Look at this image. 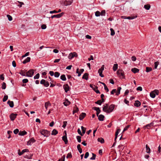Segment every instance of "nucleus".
Here are the masks:
<instances>
[{
	"instance_id": "393cba45",
	"label": "nucleus",
	"mask_w": 161,
	"mask_h": 161,
	"mask_svg": "<svg viewBox=\"0 0 161 161\" xmlns=\"http://www.w3.org/2000/svg\"><path fill=\"white\" fill-rule=\"evenodd\" d=\"M118 67V64H114L113 67V69L114 71H116Z\"/></svg>"
},
{
	"instance_id": "5701e85b",
	"label": "nucleus",
	"mask_w": 161,
	"mask_h": 161,
	"mask_svg": "<svg viewBox=\"0 0 161 161\" xmlns=\"http://www.w3.org/2000/svg\"><path fill=\"white\" fill-rule=\"evenodd\" d=\"M104 65H102L101 68L98 69V73L99 74L103 73V71L104 69Z\"/></svg>"
},
{
	"instance_id": "e433bc0d",
	"label": "nucleus",
	"mask_w": 161,
	"mask_h": 161,
	"mask_svg": "<svg viewBox=\"0 0 161 161\" xmlns=\"http://www.w3.org/2000/svg\"><path fill=\"white\" fill-rule=\"evenodd\" d=\"M152 70V68L151 67H147L146 68V71L147 72H149L151 71Z\"/></svg>"
},
{
	"instance_id": "bb28decb",
	"label": "nucleus",
	"mask_w": 161,
	"mask_h": 161,
	"mask_svg": "<svg viewBox=\"0 0 161 161\" xmlns=\"http://www.w3.org/2000/svg\"><path fill=\"white\" fill-rule=\"evenodd\" d=\"M151 6L149 4H145L144 6V8L146 10H148L150 9Z\"/></svg>"
},
{
	"instance_id": "7c9ffc66",
	"label": "nucleus",
	"mask_w": 161,
	"mask_h": 161,
	"mask_svg": "<svg viewBox=\"0 0 161 161\" xmlns=\"http://www.w3.org/2000/svg\"><path fill=\"white\" fill-rule=\"evenodd\" d=\"M97 141L98 142H100L101 143H103L104 142V139L102 138H99L97 139Z\"/></svg>"
},
{
	"instance_id": "bf43d9fd",
	"label": "nucleus",
	"mask_w": 161,
	"mask_h": 161,
	"mask_svg": "<svg viewBox=\"0 0 161 161\" xmlns=\"http://www.w3.org/2000/svg\"><path fill=\"white\" fill-rule=\"evenodd\" d=\"M67 124V121H64L63 125L62 126V127H63L64 128H65V127L66 126Z\"/></svg>"
},
{
	"instance_id": "dca6fc26",
	"label": "nucleus",
	"mask_w": 161,
	"mask_h": 161,
	"mask_svg": "<svg viewBox=\"0 0 161 161\" xmlns=\"http://www.w3.org/2000/svg\"><path fill=\"white\" fill-rule=\"evenodd\" d=\"M153 123H150L144 126V128L145 129L147 128V129H149L150 127L153 125Z\"/></svg>"
},
{
	"instance_id": "6e6552de",
	"label": "nucleus",
	"mask_w": 161,
	"mask_h": 161,
	"mask_svg": "<svg viewBox=\"0 0 161 161\" xmlns=\"http://www.w3.org/2000/svg\"><path fill=\"white\" fill-rule=\"evenodd\" d=\"M17 115V114H11L9 116V117L11 120L12 121L14 120L16 118Z\"/></svg>"
},
{
	"instance_id": "c03bdc74",
	"label": "nucleus",
	"mask_w": 161,
	"mask_h": 161,
	"mask_svg": "<svg viewBox=\"0 0 161 161\" xmlns=\"http://www.w3.org/2000/svg\"><path fill=\"white\" fill-rule=\"evenodd\" d=\"M95 15L97 17L99 16L100 15V12L99 11H97L95 12Z\"/></svg>"
},
{
	"instance_id": "8fccbe9b",
	"label": "nucleus",
	"mask_w": 161,
	"mask_h": 161,
	"mask_svg": "<svg viewBox=\"0 0 161 161\" xmlns=\"http://www.w3.org/2000/svg\"><path fill=\"white\" fill-rule=\"evenodd\" d=\"M7 16L9 21H11L12 20V16L10 15L7 14Z\"/></svg>"
},
{
	"instance_id": "2eb2a0df",
	"label": "nucleus",
	"mask_w": 161,
	"mask_h": 161,
	"mask_svg": "<svg viewBox=\"0 0 161 161\" xmlns=\"http://www.w3.org/2000/svg\"><path fill=\"white\" fill-rule=\"evenodd\" d=\"M7 103L9 105L11 108L13 107L14 106V102L12 101L8 100L7 102Z\"/></svg>"
},
{
	"instance_id": "de8ad7c7",
	"label": "nucleus",
	"mask_w": 161,
	"mask_h": 161,
	"mask_svg": "<svg viewBox=\"0 0 161 161\" xmlns=\"http://www.w3.org/2000/svg\"><path fill=\"white\" fill-rule=\"evenodd\" d=\"M6 83L5 82H3L2 84V88L3 89H6Z\"/></svg>"
},
{
	"instance_id": "e2e57ef3",
	"label": "nucleus",
	"mask_w": 161,
	"mask_h": 161,
	"mask_svg": "<svg viewBox=\"0 0 161 161\" xmlns=\"http://www.w3.org/2000/svg\"><path fill=\"white\" fill-rule=\"evenodd\" d=\"M89 155V153L88 152H87L86 153L85 156H84V158H88Z\"/></svg>"
},
{
	"instance_id": "423d86ee",
	"label": "nucleus",
	"mask_w": 161,
	"mask_h": 161,
	"mask_svg": "<svg viewBox=\"0 0 161 161\" xmlns=\"http://www.w3.org/2000/svg\"><path fill=\"white\" fill-rule=\"evenodd\" d=\"M29 151V150L27 149H23L22 151L21 152H20V149H19L18 151V154L19 156H21L23 154H24V153L25 152H28Z\"/></svg>"
},
{
	"instance_id": "6ab92c4d",
	"label": "nucleus",
	"mask_w": 161,
	"mask_h": 161,
	"mask_svg": "<svg viewBox=\"0 0 161 161\" xmlns=\"http://www.w3.org/2000/svg\"><path fill=\"white\" fill-rule=\"evenodd\" d=\"M63 103L65 106H67L70 104V102L69 101L68 99H66Z\"/></svg>"
},
{
	"instance_id": "79ce46f5",
	"label": "nucleus",
	"mask_w": 161,
	"mask_h": 161,
	"mask_svg": "<svg viewBox=\"0 0 161 161\" xmlns=\"http://www.w3.org/2000/svg\"><path fill=\"white\" fill-rule=\"evenodd\" d=\"M8 99V96H7V95L4 96L3 97V102H5Z\"/></svg>"
},
{
	"instance_id": "c9c22d12",
	"label": "nucleus",
	"mask_w": 161,
	"mask_h": 161,
	"mask_svg": "<svg viewBox=\"0 0 161 161\" xmlns=\"http://www.w3.org/2000/svg\"><path fill=\"white\" fill-rule=\"evenodd\" d=\"M60 75V73L58 72H55L54 74L55 77L56 78L58 77Z\"/></svg>"
},
{
	"instance_id": "5fc2aeb1",
	"label": "nucleus",
	"mask_w": 161,
	"mask_h": 161,
	"mask_svg": "<svg viewBox=\"0 0 161 161\" xmlns=\"http://www.w3.org/2000/svg\"><path fill=\"white\" fill-rule=\"evenodd\" d=\"M33 154H30V156H27L26 155L25 158H27V159H30L32 158V156Z\"/></svg>"
},
{
	"instance_id": "39448f33",
	"label": "nucleus",
	"mask_w": 161,
	"mask_h": 161,
	"mask_svg": "<svg viewBox=\"0 0 161 161\" xmlns=\"http://www.w3.org/2000/svg\"><path fill=\"white\" fill-rule=\"evenodd\" d=\"M34 74V70L33 69L29 70L26 73V76L29 77H31Z\"/></svg>"
},
{
	"instance_id": "1a4fd4ad",
	"label": "nucleus",
	"mask_w": 161,
	"mask_h": 161,
	"mask_svg": "<svg viewBox=\"0 0 161 161\" xmlns=\"http://www.w3.org/2000/svg\"><path fill=\"white\" fill-rule=\"evenodd\" d=\"M36 140L34 139V138H31L28 142L27 145H31L33 143L35 142Z\"/></svg>"
},
{
	"instance_id": "a19ab883",
	"label": "nucleus",
	"mask_w": 161,
	"mask_h": 161,
	"mask_svg": "<svg viewBox=\"0 0 161 161\" xmlns=\"http://www.w3.org/2000/svg\"><path fill=\"white\" fill-rule=\"evenodd\" d=\"M76 138L79 142H80L81 141V137L80 136H77Z\"/></svg>"
},
{
	"instance_id": "4c0bfd02",
	"label": "nucleus",
	"mask_w": 161,
	"mask_h": 161,
	"mask_svg": "<svg viewBox=\"0 0 161 161\" xmlns=\"http://www.w3.org/2000/svg\"><path fill=\"white\" fill-rule=\"evenodd\" d=\"M81 129L82 132V133L83 134V135L85 133L86 129L85 128L83 127V126H81Z\"/></svg>"
},
{
	"instance_id": "09e8293b",
	"label": "nucleus",
	"mask_w": 161,
	"mask_h": 161,
	"mask_svg": "<svg viewBox=\"0 0 161 161\" xmlns=\"http://www.w3.org/2000/svg\"><path fill=\"white\" fill-rule=\"evenodd\" d=\"M65 155H64L61 158L59 159L58 161H64Z\"/></svg>"
},
{
	"instance_id": "f257e3e1",
	"label": "nucleus",
	"mask_w": 161,
	"mask_h": 161,
	"mask_svg": "<svg viewBox=\"0 0 161 161\" xmlns=\"http://www.w3.org/2000/svg\"><path fill=\"white\" fill-rule=\"evenodd\" d=\"M115 106L114 104H111L109 106H108V104L106 103L103 105V111L107 113H109L113 111Z\"/></svg>"
},
{
	"instance_id": "58836bf2",
	"label": "nucleus",
	"mask_w": 161,
	"mask_h": 161,
	"mask_svg": "<svg viewBox=\"0 0 161 161\" xmlns=\"http://www.w3.org/2000/svg\"><path fill=\"white\" fill-rule=\"evenodd\" d=\"M51 104L49 102H46L45 104V107L46 108V109H47V107L48 105H50Z\"/></svg>"
},
{
	"instance_id": "13d9d810",
	"label": "nucleus",
	"mask_w": 161,
	"mask_h": 161,
	"mask_svg": "<svg viewBox=\"0 0 161 161\" xmlns=\"http://www.w3.org/2000/svg\"><path fill=\"white\" fill-rule=\"evenodd\" d=\"M44 85L46 87H48L49 85V83L48 82L45 81Z\"/></svg>"
},
{
	"instance_id": "0eeeda50",
	"label": "nucleus",
	"mask_w": 161,
	"mask_h": 161,
	"mask_svg": "<svg viewBox=\"0 0 161 161\" xmlns=\"http://www.w3.org/2000/svg\"><path fill=\"white\" fill-rule=\"evenodd\" d=\"M64 14V13L62 12L61 13L59 14L56 15H52L51 17L52 19H53L54 18H59L62 17L63 15Z\"/></svg>"
},
{
	"instance_id": "2f4dec72",
	"label": "nucleus",
	"mask_w": 161,
	"mask_h": 161,
	"mask_svg": "<svg viewBox=\"0 0 161 161\" xmlns=\"http://www.w3.org/2000/svg\"><path fill=\"white\" fill-rule=\"evenodd\" d=\"M60 79L63 81H65L66 80V79L65 75H62L60 76Z\"/></svg>"
},
{
	"instance_id": "3c124183",
	"label": "nucleus",
	"mask_w": 161,
	"mask_h": 161,
	"mask_svg": "<svg viewBox=\"0 0 161 161\" xmlns=\"http://www.w3.org/2000/svg\"><path fill=\"white\" fill-rule=\"evenodd\" d=\"M40 74L39 73H37L36 75L34 76V79H38L39 78Z\"/></svg>"
},
{
	"instance_id": "49530a36",
	"label": "nucleus",
	"mask_w": 161,
	"mask_h": 161,
	"mask_svg": "<svg viewBox=\"0 0 161 161\" xmlns=\"http://www.w3.org/2000/svg\"><path fill=\"white\" fill-rule=\"evenodd\" d=\"M159 64V62L158 61L155 62L154 63V69H156L157 66Z\"/></svg>"
},
{
	"instance_id": "f03ea898",
	"label": "nucleus",
	"mask_w": 161,
	"mask_h": 161,
	"mask_svg": "<svg viewBox=\"0 0 161 161\" xmlns=\"http://www.w3.org/2000/svg\"><path fill=\"white\" fill-rule=\"evenodd\" d=\"M73 0H62L61 3L65 6L69 5L72 3Z\"/></svg>"
},
{
	"instance_id": "37998d69",
	"label": "nucleus",
	"mask_w": 161,
	"mask_h": 161,
	"mask_svg": "<svg viewBox=\"0 0 161 161\" xmlns=\"http://www.w3.org/2000/svg\"><path fill=\"white\" fill-rule=\"evenodd\" d=\"M102 103H103V102H102V101L100 100H98L95 102V103L99 105H101Z\"/></svg>"
},
{
	"instance_id": "412c9836",
	"label": "nucleus",
	"mask_w": 161,
	"mask_h": 161,
	"mask_svg": "<svg viewBox=\"0 0 161 161\" xmlns=\"http://www.w3.org/2000/svg\"><path fill=\"white\" fill-rule=\"evenodd\" d=\"M31 60V58L29 57H28L27 58L24 60L23 61V64H25L29 62Z\"/></svg>"
},
{
	"instance_id": "4d7b16f0",
	"label": "nucleus",
	"mask_w": 161,
	"mask_h": 161,
	"mask_svg": "<svg viewBox=\"0 0 161 161\" xmlns=\"http://www.w3.org/2000/svg\"><path fill=\"white\" fill-rule=\"evenodd\" d=\"M28 82V80L27 79H25L22 80V82L23 83H26Z\"/></svg>"
},
{
	"instance_id": "b1692460",
	"label": "nucleus",
	"mask_w": 161,
	"mask_h": 161,
	"mask_svg": "<svg viewBox=\"0 0 161 161\" xmlns=\"http://www.w3.org/2000/svg\"><path fill=\"white\" fill-rule=\"evenodd\" d=\"M88 74L87 73H85L82 76V79L87 80L88 79Z\"/></svg>"
},
{
	"instance_id": "4468645a",
	"label": "nucleus",
	"mask_w": 161,
	"mask_h": 161,
	"mask_svg": "<svg viewBox=\"0 0 161 161\" xmlns=\"http://www.w3.org/2000/svg\"><path fill=\"white\" fill-rule=\"evenodd\" d=\"M98 119L99 120L101 121H103L104 120V116L102 114H100L98 115Z\"/></svg>"
},
{
	"instance_id": "052dcab7",
	"label": "nucleus",
	"mask_w": 161,
	"mask_h": 161,
	"mask_svg": "<svg viewBox=\"0 0 161 161\" xmlns=\"http://www.w3.org/2000/svg\"><path fill=\"white\" fill-rule=\"evenodd\" d=\"M129 127H130L129 125H127L124 128L123 132L124 131H125L126 130H127V129H128V128Z\"/></svg>"
},
{
	"instance_id": "7ed1b4c3",
	"label": "nucleus",
	"mask_w": 161,
	"mask_h": 161,
	"mask_svg": "<svg viewBox=\"0 0 161 161\" xmlns=\"http://www.w3.org/2000/svg\"><path fill=\"white\" fill-rule=\"evenodd\" d=\"M117 75L120 78L124 79L125 78L124 72L122 69H119L117 71Z\"/></svg>"
},
{
	"instance_id": "9b49d317",
	"label": "nucleus",
	"mask_w": 161,
	"mask_h": 161,
	"mask_svg": "<svg viewBox=\"0 0 161 161\" xmlns=\"http://www.w3.org/2000/svg\"><path fill=\"white\" fill-rule=\"evenodd\" d=\"M63 87L65 92L67 93L68 91H69L70 88L68 84H66L64 85L63 86Z\"/></svg>"
},
{
	"instance_id": "a211bd4d",
	"label": "nucleus",
	"mask_w": 161,
	"mask_h": 161,
	"mask_svg": "<svg viewBox=\"0 0 161 161\" xmlns=\"http://www.w3.org/2000/svg\"><path fill=\"white\" fill-rule=\"evenodd\" d=\"M79 111L78 108L76 107V106L75 105V107L74 108L73 110V114H74L75 113Z\"/></svg>"
},
{
	"instance_id": "6e6d98bb",
	"label": "nucleus",
	"mask_w": 161,
	"mask_h": 161,
	"mask_svg": "<svg viewBox=\"0 0 161 161\" xmlns=\"http://www.w3.org/2000/svg\"><path fill=\"white\" fill-rule=\"evenodd\" d=\"M105 13L106 12L105 10H103L101 12V13H100V15L104 16L105 15Z\"/></svg>"
},
{
	"instance_id": "a878e982",
	"label": "nucleus",
	"mask_w": 161,
	"mask_h": 161,
	"mask_svg": "<svg viewBox=\"0 0 161 161\" xmlns=\"http://www.w3.org/2000/svg\"><path fill=\"white\" fill-rule=\"evenodd\" d=\"M58 133V131L56 129H53L52 132L51 134L52 135L55 136Z\"/></svg>"
},
{
	"instance_id": "0e129e2a",
	"label": "nucleus",
	"mask_w": 161,
	"mask_h": 161,
	"mask_svg": "<svg viewBox=\"0 0 161 161\" xmlns=\"http://www.w3.org/2000/svg\"><path fill=\"white\" fill-rule=\"evenodd\" d=\"M153 92L155 93V94L158 95L159 94V91L158 90H155L153 91Z\"/></svg>"
},
{
	"instance_id": "69168bd1",
	"label": "nucleus",
	"mask_w": 161,
	"mask_h": 161,
	"mask_svg": "<svg viewBox=\"0 0 161 161\" xmlns=\"http://www.w3.org/2000/svg\"><path fill=\"white\" fill-rule=\"evenodd\" d=\"M19 132V130L18 129H16L14 131V132L15 134H17Z\"/></svg>"
},
{
	"instance_id": "4be33fe9",
	"label": "nucleus",
	"mask_w": 161,
	"mask_h": 161,
	"mask_svg": "<svg viewBox=\"0 0 161 161\" xmlns=\"http://www.w3.org/2000/svg\"><path fill=\"white\" fill-rule=\"evenodd\" d=\"M27 132L25 130H24L23 131H20L19 133V135L20 136H24L27 134Z\"/></svg>"
},
{
	"instance_id": "864d4df0",
	"label": "nucleus",
	"mask_w": 161,
	"mask_h": 161,
	"mask_svg": "<svg viewBox=\"0 0 161 161\" xmlns=\"http://www.w3.org/2000/svg\"><path fill=\"white\" fill-rule=\"evenodd\" d=\"M72 155H71V153H69L67 154L66 158H72Z\"/></svg>"
},
{
	"instance_id": "774afa93",
	"label": "nucleus",
	"mask_w": 161,
	"mask_h": 161,
	"mask_svg": "<svg viewBox=\"0 0 161 161\" xmlns=\"http://www.w3.org/2000/svg\"><path fill=\"white\" fill-rule=\"evenodd\" d=\"M131 59L132 61H135L136 60V58L135 56H133L131 57Z\"/></svg>"
},
{
	"instance_id": "473e14b6",
	"label": "nucleus",
	"mask_w": 161,
	"mask_h": 161,
	"mask_svg": "<svg viewBox=\"0 0 161 161\" xmlns=\"http://www.w3.org/2000/svg\"><path fill=\"white\" fill-rule=\"evenodd\" d=\"M137 17V16L136 15L135 16H128L127 17V19H134L136 18Z\"/></svg>"
},
{
	"instance_id": "a18cd8bd",
	"label": "nucleus",
	"mask_w": 161,
	"mask_h": 161,
	"mask_svg": "<svg viewBox=\"0 0 161 161\" xmlns=\"http://www.w3.org/2000/svg\"><path fill=\"white\" fill-rule=\"evenodd\" d=\"M68 58L69 59H71L74 58L73 56V54L72 53H70L69 54Z\"/></svg>"
},
{
	"instance_id": "ea45409f",
	"label": "nucleus",
	"mask_w": 161,
	"mask_h": 161,
	"mask_svg": "<svg viewBox=\"0 0 161 161\" xmlns=\"http://www.w3.org/2000/svg\"><path fill=\"white\" fill-rule=\"evenodd\" d=\"M110 30L111 31V35L112 36L114 35L115 34V32L113 29L112 28H111Z\"/></svg>"
},
{
	"instance_id": "f704fd0d",
	"label": "nucleus",
	"mask_w": 161,
	"mask_h": 161,
	"mask_svg": "<svg viewBox=\"0 0 161 161\" xmlns=\"http://www.w3.org/2000/svg\"><path fill=\"white\" fill-rule=\"evenodd\" d=\"M19 74L23 76H26L25 73L23 70H21L19 72Z\"/></svg>"
},
{
	"instance_id": "ddd939ff",
	"label": "nucleus",
	"mask_w": 161,
	"mask_h": 161,
	"mask_svg": "<svg viewBox=\"0 0 161 161\" xmlns=\"http://www.w3.org/2000/svg\"><path fill=\"white\" fill-rule=\"evenodd\" d=\"M86 114L84 113H82L80 115L79 119L80 120L83 119L86 116Z\"/></svg>"
},
{
	"instance_id": "f8f14e48",
	"label": "nucleus",
	"mask_w": 161,
	"mask_h": 161,
	"mask_svg": "<svg viewBox=\"0 0 161 161\" xmlns=\"http://www.w3.org/2000/svg\"><path fill=\"white\" fill-rule=\"evenodd\" d=\"M93 109L96 110L97 111V115L98 116L99 114L100 113L101 110L100 108L98 107H94L93 108Z\"/></svg>"
},
{
	"instance_id": "c756f323",
	"label": "nucleus",
	"mask_w": 161,
	"mask_h": 161,
	"mask_svg": "<svg viewBox=\"0 0 161 161\" xmlns=\"http://www.w3.org/2000/svg\"><path fill=\"white\" fill-rule=\"evenodd\" d=\"M121 89V88L120 87H118L117 88V91L116 92V95H119L120 93V91Z\"/></svg>"
},
{
	"instance_id": "72a5a7b5",
	"label": "nucleus",
	"mask_w": 161,
	"mask_h": 161,
	"mask_svg": "<svg viewBox=\"0 0 161 161\" xmlns=\"http://www.w3.org/2000/svg\"><path fill=\"white\" fill-rule=\"evenodd\" d=\"M150 97L152 98H154L156 96L155 93H154L153 91L150 93Z\"/></svg>"
},
{
	"instance_id": "aec40b11",
	"label": "nucleus",
	"mask_w": 161,
	"mask_h": 161,
	"mask_svg": "<svg viewBox=\"0 0 161 161\" xmlns=\"http://www.w3.org/2000/svg\"><path fill=\"white\" fill-rule=\"evenodd\" d=\"M131 70L134 73H138L139 71V69L135 68H132Z\"/></svg>"
},
{
	"instance_id": "338daca9",
	"label": "nucleus",
	"mask_w": 161,
	"mask_h": 161,
	"mask_svg": "<svg viewBox=\"0 0 161 161\" xmlns=\"http://www.w3.org/2000/svg\"><path fill=\"white\" fill-rule=\"evenodd\" d=\"M78 133L81 136H83V134L81 132V130L79 128L77 130Z\"/></svg>"
},
{
	"instance_id": "680f3d73",
	"label": "nucleus",
	"mask_w": 161,
	"mask_h": 161,
	"mask_svg": "<svg viewBox=\"0 0 161 161\" xmlns=\"http://www.w3.org/2000/svg\"><path fill=\"white\" fill-rule=\"evenodd\" d=\"M47 26L46 25L43 24L41 25V28L42 29H45L46 28Z\"/></svg>"
},
{
	"instance_id": "c85d7f7f",
	"label": "nucleus",
	"mask_w": 161,
	"mask_h": 161,
	"mask_svg": "<svg viewBox=\"0 0 161 161\" xmlns=\"http://www.w3.org/2000/svg\"><path fill=\"white\" fill-rule=\"evenodd\" d=\"M146 152L148 153H150V149L149 147L148 146L147 144L146 145Z\"/></svg>"
},
{
	"instance_id": "f3484780",
	"label": "nucleus",
	"mask_w": 161,
	"mask_h": 161,
	"mask_svg": "<svg viewBox=\"0 0 161 161\" xmlns=\"http://www.w3.org/2000/svg\"><path fill=\"white\" fill-rule=\"evenodd\" d=\"M134 105L135 106L138 107L140 106L141 103L139 101L137 100L135 101L134 103Z\"/></svg>"
},
{
	"instance_id": "cd10ccee",
	"label": "nucleus",
	"mask_w": 161,
	"mask_h": 161,
	"mask_svg": "<svg viewBox=\"0 0 161 161\" xmlns=\"http://www.w3.org/2000/svg\"><path fill=\"white\" fill-rule=\"evenodd\" d=\"M77 148L80 153H81L82 152V149L80 147V145L78 144L77 146Z\"/></svg>"
},
{
	"instance_id": "9d476101",
	"label": "nucleus",
	"mask_w": 161,
	"mask_h": 161,
	"mask_svg": "<svg viewBox=\"0 0 161 161\" xmlns=\"http://www.w3.org/2000/svg\"><path fill=\"white\" fill-rule=\"evenodd\" d=\"M64 132L65 133V135L64 136L62 137V140L64 142L65 144H67L68 143V141L67 137V134L66 131H65Z\"/></svg>"
},
{
	"instance_id": "603ef678",
	"label": "nucleus",
	"mask_w": 161,
	"mask_h": 161,
	"mask_svg": "<svg viewBox=\"0 0 161 161\" xmlns=\"http://www.w3.org/2000/svg\"><path fill=\"white\" fill-rule=\"evenodd\" d=\"M92 156L90 158L91 160H94L95 159L96 155L93 153H92Z\"/></svg>"
},
{
	"instance_id": "20e7f679",
	"label": "nucleus",
	"mask_w": 161,
	"mask_h": 161,
	"mask_svg": "<svg viewBox=\"0 0 161 161\" xmlns=\"http://www.w3.org/2000/svg\"><path fill=\"white\" fill-rule=\"evenodd\" d=\"M40 133L45 136L48 137L50 135L49 131L44 129L41 130L40 131Z\"/></svg>"
}]
</instances>
